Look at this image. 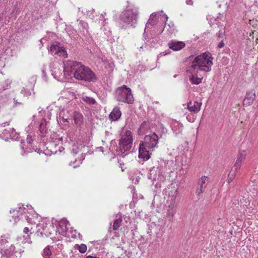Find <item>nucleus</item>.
<instances>
[{"mask_svg":"<svg viewBox=\"0 0 258 258\" xmlns=\"http://www.w3.org/2000/svg\"><path fill=\"white\" fill-rule=\"evenodd\" d=\"M25 208L24 207H20L16 209H13L12 211H10V213L13 214L12 219L15 223H17L20 219V217L22 216L23 213H25ZM12 221V220H10Z\"/></svg>","mask_w":258,"mask_h":258,"instance_id":"1a4fd4ad","label":"nucleus"},{"mask_svg":"<svg viewBox=\"0 0 258 258\" xmlns=\"http://www.w3.org/2000/svg\"><path fill=\"white\" fill-rule=\"evenodd\" d=\"M224 46V42H223V41L222 40L221 42H219V43L218 44V47L219 48H222Z\"/></svg>","mask_w":258,"mask_h":258,"instance_id":"7c9ffc66","label":"nucleus"},{"mask_svg":"<svg viewBox=\"0 0 258 258\" xmlns=\"http://www.w3.org/2000/svg\"><path fill=\"white\" fill-rule=\"evenodd\" d=\"M6 255L8 257H10V256H11V255L8 253H6Z\"/></svg>","mask_w":258,"mask_h":258,"instance_id":"37998d69","label":"nucleus"},{"mask_svg":"<svg viewBox=\"0 0 258 258\" xmlns=\"http://www.w3.org/2000/svg\"><path fill=\"white\" fill-rule=\"evenodd\" d=\"M68 122L67 119H65V120L63 121V122H64H64Z\"/></svg>","mask_w":258,"mask_h":258,"instance_id":"49530a36","label":"nucleus"},{"mask_svg":"<svg viewBox=\"0 0 258 258\" xmlns=\"http://www.w3.org/2000/svg\"><path fill=\"white\" fill-rule=\"evenodd\" d=\"M114 96L115 99L118 102L133 104L134 101L131 89L125 85L118 87L116 89L114 92Z\"/></svg>","mask_w":258,"mask_h":258,"instance_id":"7ed1b4c3","label":"nucleus"},{"mask_svg":"<svg viewBox=\"0 0 258 258\" xmlns=\"http://www.w3.org/2000/svg\"><path fill=\"white\" fill-rule=\"evenodd\" d=\"M15 130L14 128H10L9 130L5 129L4 130L3 134L4 136H7V138H11Z\"/></svg>","mask_w":258,"mask_h":258,"instance_id":"b1692460","label":"nucleus"},{"mask_svg":"<svg viewBox=\"0 0 258 258\" xmlns=\"http://www.w3.org/2000/svg\"><path fill=\"white\" fill-rule=\"evenodd\" d=\"M119 141V148L121 153V156L123 157L127 154V153H125V152L130 150L132 147V132L130 131H126L125 134L121 136Z\"/></svg>","mask_w":258,"mask_h":258,"instance_id":"39448f33","label":"nucleus"},{"mask_svg":"<svg viewBox=\"0 0 258 258\" xmlns=\"http://www.w3.org/2000/svg\"><path fill=\"white\" fill-rule=\"evenodd\" d=\"M77 167V166H74V168H76Z\"/></svg>","mask_w":258,"mask_h":258,"instance_id":"de8ad7c7","label":"nucleus"},{"mask_svg":"<svg viewBox=\"0 0 258 258\" xmlns=\"http://www.w3.org/2000/svg\"><path fill=\"white\" fill-rule=\"evenodd\" d=\"M42 72V74H43V75L44 77H45V76H46V73L45 71L44 70H43Z\"/></svg>","mask_w":258,"mask_h":258,"instance_id":"4c0bfd02","label":"nucleus"},{"mask_svg":"<svg viewBox=\"0 0 258 258\" xmlns=\"http://www.w3.org/2000/svg\"><path fill=\"white\" fill-rule=\"evenodd\" d=\"M147 147L143 145V143H140L139 148V158L143 159V161H147L150 158V154Z\"/></svg>","mask_w":258,"mask_h":258,"instance_id":"0eeeda50","label":"nucleus"},{"mask_svg":"<svg viewBox=\"0 0 258 258\" xmlns=\"http://www.w3.org/2000/svg\"><path fill=\"white\" fill-rule=\"evenodd\" d=\"M60 46H58L57 44H51L50 47V50L52 53L54 52L55 53V51H57V50L59 49Z\"/></svg>","mask_w":258,"mask_h":258,"instance_id":"cd10ccee","label":"nucleus"},{"mask_svg":"<svg viewBox=\"0 0 258 258\" xmlns=\"http://www.w3.org/2000/svg\"><path fill=\"white\" fill-rule=\"evenodd\" d=\"M237 171V170H235V169H234V170H231L230 173L228 175V178L227 179V181L228 183H230L234 179Z\"/></svg>","mask_w":258,"mask_h":258,"instance_id":"4be33fe9","label":"nucleus"},{"mask_svg":"<svg viewBox=\"0 0 258 258\" xmlns=\"http://www.w3.org/2000/svg\"><path fill=\"white\" fill-rule=\"evenodd\" d=\"M209 180V177L205 176H202L199 179L198 187L196 191L197 196H199L204 191V188H206Z\"/></svg>","mask_w":258,"mask_h":258,"instance_id":"6e6552de","label":"nucleus"},{"mask_svg":"<svg viewBox=\"0 0 258 258\" xmlns=\"http://www.w3.org/2000/svg\"><path fill=\"white\" fill-rule=\"evenodd\" d=\"M78 148H73V151H72L73 153L74 154H77V153H78Z\"/></svg>","mask_w":258,"mask_h":258,"instance_id":"f704fd0d","label":"nucleus"},{"mask_svg":"<svg viewBox=\"0 0 258 258\" xmlns=\"http://www.w3.org/2000/svg\"><path fill=\"white\" fill-rule=\"evenodd\" d=\"M31 94V92L30 90L23 88L21 92L20 95H23L24 98H28Z\"/></svg>","mask_w":258,"mask_h":258,"instance_id":"5701e85b","label":"nucleus"},{"mask_svg":"<svg viewBox=\"0 0 258 258\" xmlns=\"http://www.w3.org/2000/svg\"><path fill=\"white\" fill-rule=\"evenodd\" d=\"M24 216H25V218H26V219L27 220H28V216H27V215H26V214H25V215H24Z\"/></svg>","mask_w":258,"mask_h":258,"instance_id":"79ce46f5","label":"nucleus"},{"mask_svg":"<svg viewBox=\"0 0 258 258\" xmlns=\"http://www.w3.org/2000/svg\"><path fill=\"white\" fill-rule=\"evenodd\" d=\"M73 116L75 123L77 125H80L82 123L83 115L80 113L75 111Z\"/></svg>","mask_w":258,"mask_h":258,"instance_id":"f3484780","label":"nucleus"},{"mask_svg":"<svg viewBox=\"0 0 258 258\" xmlns=\"http://www.w3.org/2000/svg\"><path fill=\"white\" fill-rule=\"evenodd\" d=\"M82 99L89 105H93L96 103V100L93 98L87 96L82 97Z\"/></svg>","mask_w":258,"mask_h":258,"instance_id":"6ab92c4d","label":"nucleus"},{"mask_svg":"<svg viewBox=\"0 0 258 258\" xmlns=\"http://www.w3.org/2000/svg\"><path fill=\"white\" fill-rule=\"evenodd\" d=\"M85 159V156L84 155H82V160H84Z\"/></svg>","mask_w":258,"mask_h":258,"instance_id":"a18cd8bd","label":"nucleus"},{"mask_svg":"<svg viewBox=\"0 0 258 258\" xmlns=\"http://www.w3.org/2000/svg\"><path fill=\"white\" fill-rule=\"evenodd\" d=\"M14 102L15 103V105H17V104H22V102H18V99H16V98H14Z\"/></svg>","mask_w":258,"mask_h":258,"instance_id":"2f4dec72","label":"nucleus"},{"mask_svg":"<svg viewBox=\"0 0 258 258\" xmlns=\"http://www.w3.org/2000/svg\"><path fill=\"white\" fill-rule=\"evenodd\" d=\"M45 122V120L44 121V122H41L39 125V131L42 135H44L46 132V123Z\"/></svg>","mask_w":258,"mask_h":258,"instance_id":"a878e982","label":"nucleus"},{"mask_svg":"<svg viewBox=\"0 0 258 258\" xmlns=\"http://www.w3.org/2000/svg\"><path fill=\"white\" fill-rule=\"evenodd\" d=\"M164 17H165V21H167V19H168V17H167V16L166 15H165H165H164Z\"/></svg>","mask_w":258,"mask_h":258,"instance_id":"ea45409f","label":"nucleus"},{"mask_svg":"<svg viewBox=\"0 0 258 258\" xmlns=\"http://www.w3.org/2000/svg\"><path fill=\"white\" fill-rule=\"evenodd\" d=\"M245 155L246 153L245 151H242L238 153L237 160L234 166L232 168V170H234V169L238 170L240 168L242 162L245 159Z\"/></svg>","mask_w":258,"mask_h":258,"instance_id":"f8f14e48","label":"nucleus"},{"mask_svg":"<svg viewBox=\"0 0 258 258\" xmlns=\"http://www.w3.org/2000/svg\"><path fill=\"white\" fill-rule=\"evenodd\" d=\"M158 139V136L155 133H153L150 135H146L144 141H141L140 143H143V145L147 147L149 149H151L157 147Z\"/></svg>","mask_w":258,"mask_h":258,"instance_id":"423d86ee","label":"nucleus"},{"mask_svg":"<svg viewBox=\"0 0 258 258\" xmlns=\"http://www.w3.org/2000/svg\"><path fill=\"white\" fill-rule=\"evenodd\" d=\"M186 118L189 122H192L194 121V119L193 118H191L190 117L188 116H187Z\"/></svg>","mask_w":258,"mask_h":258,"instance_id":"e433bc0d","label":"nucleus"},{"mask_svg":"<svg viewBox=\"0 0 258 258\" xmlns=\"http://www.w3.org/2000/svg\"><path fill=\"white\" fill-rule=\"evenodd\" d=\"M51 255V252L49 249V246L46 247L43 249V252L42 255L44 258H50V256Z\"/></svg>","mask_w":258,"mask_h":258,"instance_id":"393cba45","label":"nucleus"},{"mask_svg":"<svg viewBox=\"0 0 258 258\" xmlns=\"http://www.w3.org/2000/svg\"><path fill=\"white\" fill-rule=\"evenodd\" d=\"M55 54H57L60 56H62L64 58L68 57V53L64 47L63 46L60 47L57 51L55 52Z\"/></svg>","mask_w":258,"mask_h":258,"instance_id":"a211bd4d","label":"nucleus"},{"mask_svg":"<svg viewBox=\"0 0 258 258\" xmlns=\"http://www.w3.org/2000/svg\"><path fill=\"white\" fill-rule=\"evenodd\" d=\"M52 75L54 76V78H56V77H58V75L57 74L56 71H52Z\"/></svg>","mask_w":258,"mask_h":258,"instance_id":"c9c22d12","label":"nucleus"},{"mask_svg":"<svg viewBox=\"0 0 258 258\" xmlns=\"http://www.w3.org/2000/svg\"><path fill=\"white\" fill-rule=\"evenodd\" d=\"M191 72V75L189 76V80L192 84L195 85H199L202 82V78L198 77L197 73L196 71H193L191 69L189 70Z\"/></svg>","mask_w":258,"mask_h":258,"instance_id":"2eb2a0df","label":"nucleus"},{"mask_svg":"<svg viewBox=\"0 0 258 258\" xmlns=\"http://www.w3.org/2000/svg\"><path fill=\"white\" fill-rule=\"evenodd\" d=\"M202 103L197 101L189 102L187 104V108L190 112H193L195 113H198L201 109Z\"/></svg>","mask_w":258,"mask_h":258,"instance_id":"ddd939ff","label":"nucleus"},{"mask_svg":"<svg viewBox=\"0 0 258 258\" xmlns=\"http://www.w3.org/2000/svg\"><path fill=\"white\" fill-rule=\"evenodd\" d=\"M255 98V91L253 90L247 91L246 96L243 100V105L249 106L251 105Z\"/></svg>","mask_w":258,"mask_h":258,"instance_id":"9d476101","label":"nucleus"},{"mask_svg":"<svg viewBox=\"0 0 258 258\" xmlns=\"http://www.w3.org/2000/svg\"><path fill=\"white\" fill-rule=\"evenodd\" d=\"M121 115V112L120 110L119 107L116 106L114 107L109 115V119L111 121L117 120L120 118Z\"/></svg>","mask_w":258,"mask_h":258,"instance_id":"9b49d317","label":"nucleus"},{"mask_svg":"<svg viewBox=\"0 0 258 258\" xmlns=\"http://www.w3.org/2000/svg\"><path fill=\"white\" fill-rule=\"evenodd\" d=\"M87 23H84V24L83 25L84 27L85 28L86 26H87Z\"/></svg>","mask_w":258,"mask_h":258,"instance_id":"c03bdc74","label":"nucleus"},{"mask_svg":"<svg viewBox=\"0 0 258 258\" xmlns=\"http://www.w3.org/2000/svg\"><path fill=\"white\" fill-rule=\"evenodd\" d=\"M29 231H30V230H29V228L28 227L24 228V230H23L24 233H25V234H28Z\"/></svg>","mask_w":258,"mask_h":258,"instance_id":"473e14b6","label":"nucleus"},{"mask_svg":"<svg viewBox=\"0 0 258 258\" xmlns=\"http://www.w3.org/2000/svg\"><path fill=\"white\" fill-rule=\"evenodd\" d=\"M6 124H7V125H9V122L6 121L5 122H4V123L0 122V126H5Z\"/></svg>","mask_w":258,"mask_h":258,"instance_id":"72a5a7b5","label":"nucleus"},{"mask_svg":"<svg viewBox=\"0 0 258 258\" xmlns=\"http://www.w3.org/2000/svg\"><path fill=\"white\" fill-rule=\"evenodd\" d=\"M33 142V140L32 139L31 136L28 135L27 137V142L29 144H31Z\"/></svg>","mask_w":258,"mask_h":258,"instance_id":"c756f323","label":"nucleus"},{"mask_svg":"<svg viewBox=\"0 0 258 258\" xmlns=\"http://www.w3.org/2000/svg\"><path fill=\"white\" fill-rule=\"evenodd\" d=\"M60 71L64 73L70 72V75L73 74L77 80H84L87 82H96L97 77L95 73L88 67H86L80 62L73 60L68 61L65 67H61Z\"/></svg>","mask_w":258,"mask_h":258,"instance_id":"f257e3e1","label":"nucleus"},{"mask_svg":"<svg viewBox=\"0 0 258 258\" xmlns=\"http://www.w3.org/2000/svg\"><path fill=\"white\" fill-rule=\"evenodd\" d=\"M142 48H143V47H142V46H141V47H140V49H142Z\"/></svg>","mask_w":258,"mask_h":258,"instance_id":"09e8293b","label":"nucleus"},{"mask_svg":"<svg viewBox=\"0 0 258 258\" xmlns=\"http://www.w3.org/2000/svg\"><path fill=\"white\" fill-rule=\"evenodd\" d=\"M76 161H77V159H75V160L74 161H71V162H70V163L69 164V165H71L72 163H75V162H76Z\"/></svg>","mask_w":258,"mask_h":258,"instance_id":"58836bf2","label":"nucleus"},{"mask_svg":"<svg viewBox=\"0 0 258 258\" xmlns=\"http://www.w3.org/2000/svg\"><path fill=\"white\" fill-rule=\"evenodd\" d=\"M78 250L81 253H85L87 250V246L84 244H81L78 246Z\"/></svg>","mask_w":258,"mask_h":258,"instance_id":"bb28decb","label":"nucleus"},{"mask_svg":"<svg viewBox=\"0 0 258 258\" xmlns=\"http://www.w3.org/2000/svg\"><path fill=\"white\" fill-rule=\"evenodd\" d=\"M169 47L170 49L178 51L185 47V43L182 41H171L168 44Z\"/></svg>","mask_w":258,"mask_h":258,"instance_id":"4468645a","label":"nucleus"},{"mask_svg":"<svg viewBox=\"0 0 258 258\" xmlns=\"http://www.w3.org/2000/svg\"><path fill=\"white\" fill-rule=\"evenodd\" d=\"M38 110L39 111V112H41V111L42 110V109L41 107H39L38 108Z\"/></svg>","mask_w":258,"mask_h":258,"instance_id":"a19ab883","label":"nucleus"},{"mask_svg":"<svg viewBox=\"0 0 258 258\" xmlns=\"http://www.w3.org/2000/svg\"><path fill=\"white\" fill-rule=\"evenodd\" d=\"M138 16L137 11L130 9L122 12L119 15V18L120 22L127 25L131 24L132 27H135L137 22ZM119 25H121V22L119 23ZM120 27L121 29H125L126 26L122 25L120 26Z\"/></svg>","mask_w":258,"mask_h":258,"instance_id":"20e7f679","label":"nucleus"},{"mask_svg":"<svg viewBox=\"0 0 258 258\" xmlns=\"http://www.w3.org/2000/svg\"><path fill=\"white\" fill-rule=\"evenodd\" d=\"M156 14L155 13L152 14L150 15V18L146 24V26L147 25H154L156 24Z\"/></svg>","mask_w":258,"mask_h":258,"instance_id":"412c9836","label":"nucleus"},{"mask_svg":"<svg viewBox=\"0 0 258 258\" xmlns=\"http://www.w3.org/2000/svg\"><path fill=\"white\" fill-rule=\"evenodd\" d=\"M224 32L222 31V30H220L218 33V38L220 39L221 38H223L224 36Z\"/></svg>","mask_w":258,"mask_h":258,"instance_id":"c85d7f7f","label":"nucleus"},{"mask_svg":"<svg viewBox=\"0 0 258 258\" xmlns=\"http://www.w3.org/2000/svg\"><path fill=\"white\" fill-rule=\"evenodd\" d=\"M122 221V220L121 217H119L114 220V221L113 222V228H112V229L114 231H116L118 229L119 227L121 225V223Z\"/></svg>","mask_w":258,"mask_h":258,"instance_id":"aec40b11","label":"nucleus"},{"mask_svg":"<svg viewBox=\"0 0 258 258\" xmlns=\"http://www.w3.org/2000/svg\"><path fill=\"white\" fill-rule=\"evenodd\" d=\"M213 57L209 52L203 53L197 56L192 61L191 70L197 73L203 72L204 73L210 72L213 65Z\"/></svg>","mask_w":258,"mask_h":258,"instance_id":"f03ea898","label":"nucleus"},{"mask_svg":"<svg viewBox=\"0 0 258 258\" xmlns=\"http://www.w3.org/2000/svg\"><path fill=\"white\" fill-rule=\"evenodd\" d=\"M149 128V123L148 122L144 121L140 125L138 129L139 135H144L146 133V132Z\"/></svg>","mask_w":258,"mask_h":258,"instance_id":"dca6fc26","label":"nucleus"}]
</instances>
